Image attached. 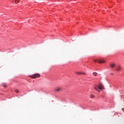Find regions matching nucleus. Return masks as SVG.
Wrapping results in <instances>:
<instances>
[{"label":"nucleus","instance_id":"f257e3e1","mask_svg":"<svg viewBox=\"0 0 124 124\" xmlns=\"http://www.w3.org/2000/svg\"><path fill=\"white\" fill-rule=\"evenodd\" d=\"M94 89L96 91H97V92H99V90H102L103 89V85L101 84H99L98 86L94 85Z\"/></svg>","mask_w":124,"mask_h":124},{"label":"nucleus","instance_id":"f03ea898","mask_svg":"<svg viewBox=\"0 0 124 124\" xmlns=\"http://www.w3.org/2000/svg\"><path fill=\"white\" fill-rule=\"evenodd\" d=\"M94 62H98L99 63H103V62H105V60L102 59H94Z\"/></svg>","mask_w":124,"mask_h":124},{"label":"nucleus","instance_id":"7ed1b4c3","mask_svg":"<svg viewBox=\"0 0 124 124\" xmlns=\"http://www.w3.org/2000/svg\"><path fill=\"white\" fill-rule=\"evenodd\" d=\"M29 77H30V78H32V79H35V78H39V77H40V74H35L33 75L30 76Z\"/></svg>","mask_w":124,"mask_h":124},{"label":"nucleus","instance_id":"20e7f679","mask_svg":"<svg viewBox=\"0 0 124 124\" xmlns=\"http://www.w3.org/2000/svg\"><path fill=\"white\" fill-rule=\"evenodd\" d=\"M62 91V89L61 87L57 88L55 90V91L56 92V93H59V92H61Z\"/></svg>","mask_w":124,"mask_h":124},{"label":"nucleus","instance_id":"39448f33","mask_svg":"<svg viewBox=\"0 0 124 124\" xmlns=\"http://www.w3.org/2000/svg\"><path fill=\"white\" fill-rule=\"evenodd\" d=\"M121 69H122V68H121V66H117V67L116 68L117 71H120Z\"/></svg>","mask_w":124,"mask_h":124},{"label":"nucleus","instance_id":"423d86ee","mask_svg":"<svg viewBox=\"0 0 124 124\" xmlns=\"http://www.w3.org/2000/svg\"><path fill=\"white\" fill-rule=\"evenodd\" d=\"M110 66L111 67H112V68L115 67V63H112L110 64Z\"/></svg>","mask_w":124,"mask_h":124},{"label":"nucleus","instance_id":"0eeeda50","mask_svg":"<svg viewBox=\"0 0 124 124\" xmlns=\"http://www.w3.org/2000/svg\"><path fill=\"white\" fill-rule=\"evenodd\" d=\"M93 76H97V73L96 72H93Z\"/></svg>","mask_w":124,"mask_h":124},{"label":"nucleus","instance_id":"6e6552de","mask_svg":"<svg viewBox=\"0 0 124 124\" xmlns=\"http://www.w3.org/2000/svg\"><path fill=\"white\" fill-rule=\"evenodd\" d=\"M91 98H94V95L93 94H92L90 95Z\"/></svg>","mask_w":124,"mask_h":124},{"label":"nucleus","instance_id":"1a4fd4ad","mask_svg":"<svg viewBox=\"0 0 124 124\" xmlns=\"http://www.w3.org/2000/svg\"><path fill=\"white\" fill-rule=\"evenodd\" d=\"M76 74H81V72H76Z\"/></svg>","mask_w":124,"mask_h":124},{"label":"nucleus","instance_id":"9d476101","mask_svg":"<svg viewBox=\"0 0 124 124\" xmlns=\"http://www.w3.org/2000/svg\"><path fill=\"white\" fill-rule=\"evenodd\" d=\"M81 74H83V75H86V73H82V72H81Z\"/></svg>","mask_w":124,"mask_h":124},{"label":"nucleus","instance_id":"9b49d317","mask_svg":"<svg viewBox=\"0 0 124 124\" xmlns=\"http://www.w3.org/2000/svg\"><path fill=\"white\" fill-rule=\"evenodd\" d=\"M16 93H19V91L16 90Z\"/></svg>","mask_w":124,"mask_h":124},{"label":"nucleus","instance_id":"f8f14e48","mask_svg":"<svg viewBox=\"0 0 124 124\" xmlns=\"http://www.w3.org/2000/svg\"><path fill=\"white\" fill-rule=\"evenodd\" d=\"M122 110H123V111H124V108L122 109Z\"/></svg>","mask_w":124,"mask_h":124},{"label":"nucleus","instance_id":"ddd939ff","mask_svg":"<svg viewBox=\"0 0 124 124\" xmlns=\"http://www.w3.org/2000/svg\"><path fill=\"white\" fill-rule=\"evenodd\" d=\"M19 1H20V0H18V1H17V2H19Z\"/></svg>","mask_w":124,"mask_h":124},{"label":"nucleus","instance_id":"4468645a","mask_svg":"<svg viewBox=\"0 0 124 124\" xmlns=\"http://www.w3.org/2000/svg\"><path fill=\"white\" fill-rule=\"evenodd\" d=\"M15 2H16V3H17L16 2V0L15 1Z\"/></svg>","mask_w":124,"mask_h":124},{"label":"nucleus","instance_id":"2eb2a0df","mask_svg":"<svg viewBox=\"0 0 124 124\" xmlns=\"http://www.w3.org/2000/svg\"><path fill=\"white\" fill-rule=\"evenodd\" d=\"M4 87H6V86H4Z\"/></svg>","mask_w":124,"mask_h":124}]
</instances>
